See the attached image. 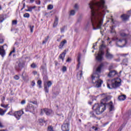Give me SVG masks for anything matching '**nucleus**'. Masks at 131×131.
<instances>
[{
	"mask_svg": "<svg viewBox=\"0 0 131 131\" xmlns=\"http://www.w3.org/2000/svg\"><path fill=\"white\" fill-rule=\"evenodd\" d=\"M17 20H12V25H17Z\"/></svg>",
	"mask_w": 131,
	"mask_h": 131,
	"instance_id": "obj_39",
	"label": "nucleus"
},
{
	"mask_svg": "<svg viewBox=\"0 0 131 131\" xmlns=\"http://www.w3.org/2000/svg\"><path fill=\"white\" fill-rule=\"evenodd\" d=\"M65 27H66L65 26H63L62 28L60 29V31L61 33H64V32L65 31Z\"/></svg>",
	"mask_w": 131,
	"mask_h": 131,
	"instance_id": "obj_35",
	"label": "nucleus"
},
{
	"mask_svg": "<svg viewBox=\"0 0 131 131\" xmlns=\"http://www.w3.org/2000/svg\"><path fill=\"white\" fill-rule=\"evenodd\" d=\"M77 77L78 80L81 79V77H82V71H80L77 73Z\"/></svg>",
	"mask_w": 131,
	"mask_h": 131,
	"instance_id": "obj_16",
	"label": "nucleus"
},
{
	"mask_svg": "<svg viewBox=\"0 0 131 131\" xmlns=\"http://www.w3.org/2000/svg\"><path fill=\"white\" fill-rule=\"evenodd\" d=\"M23 67H24V62L22 59H19L16 61L15 66L16 70H17V71H21Z\"/></svg>",
	"mask_w": 131,
	"mask_h": 131,
	"instance_id": "obj_6",
	"label": "nucleus"
},
{
	"mask_svg": "<svg viewBox=\"0 0 131 131\" xmlns=\"http://www.w3.org/2000/svg\"><path fill=\"white\" fill-rule=\"evenodd\" d=\"M89 7L91 10V24L93 30L101 29L103 25V18L109 11L107 10V6L105 5V1L100 0V2L91 1Z\"/></svg>",
	"mask_w": 131,
	"mask_h": 131,
	"instance_id": "obj_1",
	"label": "nucleus"
},
{
	"mask_svg": "<svg viewBox=\"0 0 131 131\" xmlns=\"http://www.w3.org/2000/svg\"><path fill=\"white\" fill-rule=\"evenodd\" d=\"M13 53H15V48H13V51H12L10 54H9V56H11L12 55V54H13Z\"/></svg>",
	"mask_w": 131,
	"mask_h": 131,
	"instance_id": "obj_48",
	"label": "nucleus"
},
{
	"mask_svg": "<svg viewBox=\"0 0 131 131\" xmlns=\"http://www.w3.org/2000/svg\"><path fill=\"white\" fill-rule=\"evenodd\" d=\"M24 8H25V3L23 4V7L22 8L21 10L22 11L23 9H24Z\"/></svg>",
	"mask_w": 131,
	"mask_h": 131,
	"instance_id": "obj_60",
	"label": "nucleus"
},
{
	"mask_svg": "<svg viewBox=\"0 0 131 131\" xmlns=\"http://www.w3.org/2000/svg\"><path fill=\"white\" fill-rule=\"evenodd\" d=\"M49 37H50L49 36H48L47 37L45 38V40H43L42 45H45V44L47 43V42L48 41V39H49Z\"/></svg>",
	"mask_w": 131,
	"mask_h": 131,
	"instance_id": "obj_26",
	"label": "nucleus"
},
{
	"mask_svg": "<svg viewBox=\"0 0 131 131\" xmlns=\"http://www.w3.org/2000/svg\"><path fill=\"white\" fill-rule=\"evenodd\" d=\"M28 8H29V12H32V10H33V9H35V8H36V6H34L32 7H28Z\"/></svg>",
	"mask_w": 131,
	"mask_h": 131,
	"instance_id": "obj_32",
	"label": "nucleus"
},
{
	"mask_svg": "<svg viewBox=\"0 0 131 131\" xmlns=\"http://www.w3.org/2000/svg\"><path fill=\"white\" fill-rule=\"evenodd\" d=\"M37 84L39 85V88H40V85L41 84V80H38Z\"/></svg>",
	"mask_w": 131,
	"mask_h": 131,
	"instance_id": "obj_45",
	"label": "nucleus"
},
{
	"mask_svg": "<svg viewBox=\"0 0 131 131\" xmlns=\"http://www.w3.org/2000/svg\"><path fill=\"white\" fill-rule=\"evenodd\" d=\"M20 78L19 77V76L18 75H15L14 76V79H16V80H18Z\"/></svg>",
	"mask_w": 131,
	"mask_h": 131,
	"instance_id": "obj_46",
	"label": "nucleus"
},
{
	"mask_svg": "<svg viewBox=\"0 0 131 131\" xmlns=\"http://www.w3.org/2000/svg\"><path fill=\"white\" fill-rule=\"evenodd\" d=\"M121 85V79L117 78L112 80H108L107 81V86L110 90L112 89H117Z\"/></svg>",
	"mask_w": 131,
	"mask_h": 131,
	"instance_id": "obj_4",
	"label": "nucleus"
},
{
	"mask_svg": "<svg viewBox=\"0 0 131 131\" xmlns=\"http://www.w3.org/2000/svg\"><path fill=\"white\" fill-rule=\"evenodd\" d=\"M66 43H67V41L66 40H64L60 42V43L58 47L59 49H62V48H63V47H64V45Z\"/></svg>",
	"mask_w": 131,
	"mask_h": 131,
	"instance_id": "obj_18",
	"label": "nucleus"
},
{
	"mask_svg": "<svg viewBox=\"0 0 131 131\" xmlns=\"http://www.w3.org/2000/svg\"><path fill=\"white\" fill-rule=\"evenodd\" d=\"M121 18L123 21H126V20L129 18V15L127 14H123L121 15Z\"/></svg>",
	"mask_w": 131,
	"mask_h": 131,
	"instance_id": "obj_17",
	"label": "nucleus"
},
{
	"mask_svg": "<svg viewBox=\"0 0 131 131\" xmlns=\"http://www.w3.org/2000/svg\"><path fill=\"white\" fill-rule=\"evenodd\" d=\"M104 64L103 63L100 64L96 69V71L92 75V79L93 83H95V88H101L103 81L101 79H99L100 77V74L102 73V69Z\"/></svg>",
	"mask_w": 131,
	"mask_h": 131,
	"instance_id": "obj_3",
	"label": "nucleus"
},
{
	"mask_svg": "<svg viewBox=\"0 0 131 131\" xmlns=\"http://www.w3.org/2000/svg\"><path fill=\"white\" fill-rule=\"evenodd\" d=\"M43 113H45V112H43V110H41V115H43Z\"/></svg>",
	"mask_w": 131,
	"mask_h": 131,
	"instance_id": "obj_59",
	"label": "nucleus"
},
{
	"mask_svg": "<svg viewBox=\"0 0 131 131\" xmlns=\"http://www.w3.org/2000/svg\"><path fill=\"white\" fill-rule=\"evenodd\" d=\"M0 131H7L6 129H2V130H0Z\"/></svg>",
	"mask_w": 131,
	"mask_h": 131,
	"instance_id": "obj_63",
	"label": "nucleus"
},
{
	"mask_svg": "<svg viewBox=\"0 0 131 131\" xmlns=\"http://www.w3.org/2000/svg\"><path fill=\"white\" fill-rule=\"evenodd\" d=\"M89 103L90 104V105H92V102H89Z\"/></svg>",
	"mask_w": 131,
	"mask_h": 131,
	"instance_id": "obj_64",
	"label": "nucleus"
},
{
	"mask_svg": "<svg viewBox=\"0 0 131 131\" xmlns=\"http://www.w3.org/2000/svg\"><path fill=\"white\" fill-rule=\"evenodd\" d=\"M43 112L46 114V115H50L51 113H52V110L48 109V108H45L43 110Z\"/></svg>",
	"mask_w": 131,
	"mask_h": 131,
	"instance_id": "obj_19",
	"label": "nucleus"
},
{
	"mask_svg": "<svg viewBox=\"0 0 131 131\" xmlns=\"http://www.w3.org/2000/svg\"><path fill=\"white\" fill-rule=\"evenodd\" d=\"M19 45H20V43H19V42H16L15 43L14 46H16L17 48H18V47H19Z\"/></svg>",
	"mask_w": 131,
	"mask_h": 131,
	"instance_id": "obj_49",
	"label": "nucleus"
},
{
	"mask_svg": "<svg viewBox=\"0 0 131 131\" xmlns=\"http://www.w3.org/2000/svg\"><path fill=\"white\" fill-rule=\"evenodd\" d=\"M48 131H54V129H53V127L52 126H49L48 127Z\"/></svg>",
	"mask_w": 131,
	"mask_h": 131,
	"instance_id": "obj_29",
	"label": "nucleus"
},
{
	"mask_svg": "<svg viewBox=\"0 0 131 131\" xmlns=\"http://www.w3.org/2000/svg\"><path fill=\"white\" fill-rule=\"evenodd\" d=\"M6 112H7V110L4 111L3 109L0 108V115H5V113H6Z\"/></svg>",
	"mask_w": 131,
	"mask_h": 131,
	"instance_id": "obj_23",
	"label": "nucleus"
},
{
	"mask_svg": "<svg viewBox=\"0 0 131 131\" xmlns=\"http://www.w3.org/2000/svg\"><path fill=\"white\" fill-rule=\"evenodd\" d=\"M5 20V18H4V17L3 16H0V23H2Z\"/></svg>",
	"mask_w": 131,
	"mask_h": 131,
	"instance_id": "obj_40",
	"label": "nucleus"
},
{
	"mask_svg": "<svg viewBox=\"0 0 131 131\" xmlns=\"http://www.w3.org/2000/svg\"><path fill=\"white\" fill-rule=\"evenodd\" d=\"M35 0H30V3H32L34 2Z\"/></svg>",
	"mask_w": 131,
	"mask_h": 131,
	"instance_id": "obj_62",
	"label": "nucleus"
},
{
	"mask_svg": "<svg viewBox=\"0 0 131 131\" xmlns=\"http://www.w3.org/2000/svg\"><path fill=\"white\" fill-rule=\"evenodd\" d=\"M4 42V39H0V43H3Z\"/></svg>",
	"mask_w": 131,
	"mask_h": 131,
	"instance_id": "obj_58",
	"label": "nucleus"
},
{
	"mask_svg": "<svg viewBox=\"0 0 131 131\" xmlns=\"http://www.w3.org/2000/svg\"><path fill=\"white\" fill-rule=\"evenodd\" d=\"M116 75V71H111L108 74V77H113Z\"/></svg>",
	"mask_w": 131,
	"mask_h": 131,
	"instance_id": "obj_14",
	"label": "nucleus"
},
{
	"mask_svg": "<svg viewBox=\"0 0 131 131\" xmlns=\"http://www.w3.org/2000/svg\"><path fill=\"white\" fill-rule=\"evenodd\" d=\"M70 15H72V16H74V15H75V11L71 10L70 12Z\"/></svg>",
	"mask_w": 131,
	"mask_h": 131,
	"instance_id": "obj_37",
	"label": "nucleus"
},
{
	"mask_svg": "<svg viewBox=\"0 0 131 131\" xmlns=\"http://www.w3.org/2000/svg\"><path fill=\"white\" fill-rule=\"evenodd\" d=\"M8 106H9V104L5 105V104H1V107H3V108H8Z\"/></svg>",
	"mask_w": 131,
	"mask_h": 131,
	"instance_id": "obj_38",
	"label": "nucleus"
},
{
	"mask_svg": "<svg viewBox=\"0 0 131 131\" xmlns=\"http://www.w3.org/2000/svg\"><path fill=\"white\" fill-rule=\"evenodd\" d=\"M74 8L76 10H78L79 8V6H78V4H75Z\"/></svg>",
	"mask_w": 131,
	"mask_h": 131,
	"instance_id": "obj_33",
	"label": "nucleus"
},
{
	"mask_svg": "<svg viewBox=\"0 0 131 131\" xmlns=\"http://www.w3.org/2000/svg\"><path fill=\"white\" fill-rule=\"evenodd\" d=\"M62 53H66V54H67V50H65L64 51V52H62Z\"/></svg>",
	"mask_w": 131,
	"mask_h": 131,
	"instance_id": "obj_61",
	"label": "nucleus"
},
{
	"mask_svg": "<svg viewBox=\"0 0 131 131\" xmlns=\"http://www.w3.org/2000/svg\"><path fill=\"white\" fill-rule=\"evenodd\" d=\"M32 86H34L35 85V82L34 81H32L31 83Z\"/></svg>",
	"mask_w": 131,
	"mask_h": 131,
	"instance_id": "obj_51",
	"label": "nucleus"
},
{
	"mask_svg": "<svg viewBox=\"0 0 131 131\" xmlns=\"http://www.w3.org/2000/svg\"><path fill=\"white\" fill-rule=\"evenodd\" d=\"M33 74H34V75H36V74H37V72L34 71L33 72Z\"/></svg>",
	"mask_w": 131,
	"mask_h": 131,
	"instance_id": "obj_57",
	"label": "nucleus"
},
{
	"mask_svg": "<svg viewBox=\"0 0 131 131\" xmlns=\"http://www.w3.org/2000/svg\"><path fill=\"white\" fill-rule=\"evenodd\" d=\"M41 70H42L43 74H47V64L46 63L41 67Z\"/></svg>",
	"mask_w": 131,
	"mask_h": 131,
	"instance_id": "obj_13",
	"label": "nucleus"
},
{
	"mask_svg": "<svg viewBox=\"0 0 131 131\" xmlns=\"http://www.w3.org/2000/svg\"><path fill=\"white\" fill-rule=\"evenodd\" d=\"M105 56H106V59H109L110 60H111V59H113V55L110 53L108 52V50L106 51V54Z\"/></svg>",
	"mask_w": 131,
	"mask_h": 131,
	"instance_id": "obj_15",
	"label": "nucleus"
},
{
	"mask_svg": "<svg viewBox=\"0 0 131 131\" xmlns=\"http://www.w3.org/2000/svg\"><path fill=\"white\" fill-rule=\"evenodd\" d=\"M82 20V16H81V15H80L77 19V23H80V22H81V20Z\"/></svg>",
	"mask_w": 131,
	"mask_h": 131,
	"instance_id": "obj_28",
	"label": "nucleus"
},
{
	"mask_svg": "<svg viewBox=\"0 0 131 131\" xmlns=\"http://www.w3.org/2000/svg\"><path fill=\"white\" fill-rule=\"evenodd\" d=\"M24 114V112L23 111H19L14 113V116L16 117L17 120H19V119H20V117H21V116H22L23 114Z\"/></svg>",
	"mask_w": 131,
	"mask_h": 131,
	"instance_id": "obj_9",
	"label": "nucleus"
},
{
	"mask_svg": "<svg viewBox=\"0 0 131 131\" xmlns=\"http://www.w3.org/2000/svg\"><path fill=\"white\" fill-rule=\"evenodd\" d=\"M114 40L116 41V46L119 48H123V47H125V45L127 43L126 39H119L118 38H115Z\"/></svg>",
	"mask_w": 131,
	"mask_h": 131,
	"instance_id": "obj_5",
	"label": "nucleus"
},
{
	"mask_svg": "<svg viewBox=\"0 0 131 131\" xmlns=\"http://www.w3.org/2000/svg\"><path fill=\"white\" fill-rule=\"evenodd\" d=\"M36 4L37 5H40V1L39 0L36 1Z\"/></svg>",
	"mask_w": 131,
	"mask_h": 131,
	"instance_id": "obj_52",
	"label": "nucleus"
},
{
	"mask_svg": "<svg viewBox=\"0 0 131 131\" xmlns=\"http://www.w3.org/2000/svg\"><path fill=\"white\" fill-rule=\"evenodd\" d=\"M3 127H5V126H4L2 122H0V128H3Z\"/></svg>",
	"mask_w": 131,
	"mask_h": 131,
	"instance_id": "obj_47",
	"label": "nucleus"
},
{
	"mask_svg": "<svg viewBox=\"0 0 131 131\" xmlns=\"http://www.w3.org/2000/svg\"><path fill=\"white\" fill-rule=\"evenodd\" d=\"M27 108L30 112H32V113L34 112L35 110L36 109V107H35L34 106L32 105V104H30L27 106Z\"/></svg>",
	"mask_w": 131,
	"mask_h": 131,
	"instance_id": "obj_11",
	"label": "nucleus"
},
{
	"mask_svg": "<svg viewBox=\"0 0 131 131\" xmlns=\"http://www.w3.org/2000/svg\"><path fill=\"white\" fill-rule=\"evenodd\" d=\"M31 67L32 68H34V69L36 68V64H35V63H33L31 64Z\"/></svg>",
	"mask_w": 131,
	"mask_h": 131,
	"instance_id": "obj_36",
	"label": "nucleus"
},
{
	"mask_svg": "<svg viewBox=\"0 0 131 131\" xmlns=\"http://www.w3.org/2000/svg\"><path fill=\"white\" fill-rule=\"evenodd\" d=\"M30 29V31L32 33L33 32V28H34V26H29Z\"/></svg>",
	"mask_w": 131,
	"mask_h": 131,
	"instance_id": "obj_30",
	"label": "nucleus"
},
{
	"mask_svg": "<svg viewBox=\"0 0 131 131\" xmlns=\"http://www.w3.org/2000/svg\"><path fill=\"white\" fill-rule=\"evenodd\" d=\"M66 55V53H62L59 55V59H61L62 61H64V58H65V56Z\"/></svg>",
	"mask_w": 131,
	"mask_h": 131,
	"instance_id": "obj_22",
	"label": "nucleus"
},
{
	"mask_svg": "<svg viewBox=\"0 0 131 131\" xmlns=\"http://www.w3.org/2000/svg\"><path fill=\"white\" fill-rule=\"evenodd\" d=\"M53 84L52 83V81H45L44 82V91H45V93H47L48 94L49 93V88H51V86Z\"/></svg>",
	"mask_w": 131,
	"mask_h": 131,
	"instance_id": "obj_7",
	"label": "nucleus"
},
{
	"mask_svg": "<svg viewBox=\"0 0 131 131\" xmlns=\"http://www.w3.org/2000/svg\"><path fill=\"white\" fill-rule=\"evenodd\" d=\"M110 99L108 97H106L104 99H102L100 104L95 103L92 108L95 110L96 114H102L103 112L106 110V107H108L110 112L114 111V106H113V103L111 101L109 103H106L108 102Z\"/></svg>",
	"mask_w": 131,
	"mask_h": 131,
	"instance_id": "obj_2",
	"label": "nucleus"
},
{
	"mask_svg": "<svg viewBox=\"0 0 131 131\" xmlns=\"http://www.w3.org/2000/svg\"><path fill=\"white\" fill-rule=\"evenodd\" d=\"M32 104H34V105H37V102L36 101H34V102H31Z\"/></svg>",
	"mask_w": 131,
	"mask_h": 131,
	"instance_id": "obj_56",
	"label": "nucleus"
},
{
	"mask_svg": "<svg viewBox=\"0 0 131 131\" xmlns=\"http://www.w3.org/2000/svg\"><path fill=\"white\" fill-rule=\"evenodd\" d=\"M111 33H115V30L114 29V27L112 26L111 28Z\"/></svg>",
	"mask_w": 131,
	"mask_h": 131,
	"instance_id": "obj_31",
	"label": "nucleus"
},
{
	"mask_svg": "<svg viewBox=\"0 0 131 131\" xmlns=\"http://www.w3.org/2000/svg\"><path fill=\"white\" fill-rule=\"evenodd\" d=\"M92 129H94V130L97 131L98 129H99V128L96 127V126H92Z\"/></svg>",
	"mask_w": 131,
	"mask_h": 131,
	"instance_id": "obj_42",
	"label": "nucleus"
},
{
	"mask_svg": "<svg viewBox=\"0 0 131 131\" xmlns=\"http://www.w3.org/2000/svg\"><path fill=\"white\" fill-rule=\"evenodd\" d=\"M67 70V68H66V67H63L62 68L63 72H66Z\"/></svg>",
	"mask_w": 131,
	"mask_h": 131,
	"instance_id": "obj_44",
	"label": "nucleus"
},
{
	"mask_svg": "<svg viewBox=\"0 0 131 131\" xmlns=\"http://www.w3.org/2000/svg\"><path fill=\"white\" fill-rule=\"evenodd\" d=\"M29 17H30V14H29L28 13H26L24 14V18H29Z\"/></svg>",
	"mask_w": 131,
	"mask_h": 131,
	"instance_id": "obj_27",
	"label": "nucleus"
},
{
	"mask_svg": "<svg viewBox=\"0 0 131 131\" xmlns=\"http://www.w3.org/2000/svg\"><path fill=\"white\" fill-rule=\"evenodd\" d=\"M103 55H104V52L102 50V48H100L97 56L96 57V60L99 62H101L103 60Z\"/></svg>",
	"mask_w": 131,
	"mask_h": 131,
	"instance_id": "obj_8",
	"label": "nucleus"
},
{
	"mask_svg": "<svg viewBox=\"0 0 131 131\" xmlns=\"http://www.w3.org/2000/svg\"><path fill=\"white\" fill-rule=\"evenodd\" d=\"M58 21H59V18H58V17H56L54 23L53 24V27H57V25H58Z\"/></svg>",
	"mask_w": 131,
	"mask_h": 131,
	"instance_id": "obj_20",
	"label": "nucleus"
},
{
	"mask_svg": "<svg viewBox=\"0 0 131 131\" xmlns=\"http://www.w3.org/2000/svg\"><path fill=\"white\" fill-rule=\"evenodd\" d=\"M0 55H2L3 58H4L5 55H6V52L5 51V49H4V46L0 47Z\"/></svg>",
	"mask_w": 131,
	"mask_h": 131,
	"instance_id": "obj_12",
	"label": "nucleus"
},
{
	"mask_svg": "<svg viewBox=\"0 0 131 131\" xmlns=\"http://www.w3.org/2000/svg\"><path fill=\"white\" fill-rule=\"evenodd\" d=\"M71 58H68L66 60V62H71Z\"/></svg>",
	"mask_w": 131,
	"mask_h": 131,
	"instance_id": "obj_55",
	"label": "nucleus"
},
{
	"mask_svg": "<svg viewBox=\"0 0 131 131\" xmlns=\"http://www.w3.org/2000/svg\"><path fill=\"white\" fill-rule=\"evenodd\" d=\"M53 5H49L48 6V10H52V9H53Z\"/></svg>",
	"mask_w": 131,
	"mask_h": 131,
	"instance_id": "obj_41",
	"label": "nucleus"
},
{
	"mask_svg": "<svg viewBox=\"0 0 131 131\" xmlns=\"http://www.w3.org/2000/svg\"><path fill=\"white\" fill-rule=\"evenodd\" d=\"M118 99L119 101H124L126 99V96L125 95H121L119 96Z\"/></svg>",
	"mask_w": 131,
	"mask_h": 131,
	"instance_id": "obj_21",
	"label": "nucleus"
},
{
	"mask_svg": "<svg viewBox=\"0 0 131 131\" xmlns=\"http://www.w3.org/2000/svg\"><path fill=\"white\" fill-rule=\"evenodd\" d=\"M18 30H19V29H12L11 30V31H14V33H17V32H18Z\"/></svg>",
	"mask_w": 131,
	"mask_h": 131,
	"instance_id": "obj_34",
	"label": "nucleus"
},
{
	"mask_svg": "<svg viewBox=\"0 0 131 131\" xmlns=\"http://www.w3.org/2000/svg\"><path fill=\"white\" fill-rule=\"evenodd\" d=\"M61 129L63 131H69V123H64L61 126Z\"/></svg>",
	"mask_w": 131,
	"mask_h": 131,
	"instance_id": "obj_10",
	"label": "nucleus"
},
{
	"mask_svg": "<svg viewBox=\"0 0 131 131\" xmlns=\"http://www.w3.org/2000/svg\"><path fill=\"white\" fill-rule=\"evenodd\" d=\"M21 76H22L23 79L24 80H25L26 77H25V76H24V72L22 74Z\"/></svg>",
	"mask_w": 131,
	"mask_h": 131,
	"instance_id": "obj_54",
	"label": "nucleus"
},
{
	"mask_svg": "<svg viewBox=\"0 0 131 131\" xmlns=\"http://www.w3.org/2000/svg\"><path fill=\"white\" fill-rule=\"evenodd\" d=\"M25 103H26V101H25V100H23L21 101V105H24V104H25Z\"/></svg>",
	"mask_w": 131,
	"mask_h": 131,
	"instance_id": "obj_53",
	"label": "nucleus"
},
{
	"mask_svg": "<svg viewBox=\"0 0 131 131\" xmlns=\"http://www.w3.org/2000/svg\"><path fill=\"white\" fill-rule=\"evenodd\" d=\"M90 27H91V24H90V23H88V24L85 26V30H89V29H90Z\"/></svg>",
	"mask_w": 131,
	"mask_h": 131,
	"instance_id": "obj_24",
	"label": "nucleus"
},
{
	"mask_svg": "<svg viewBox=\"0 0 131 131\" xmlns=\"http://www.w3.org/2000/svg\"><path fill=\"white\" fill-rule=\"evenodd\" d=\"M80 67V56H78V66H77V69L79 68Z\"/></svg>",
	"mask_w": 131,
	"mask_h": 131,
	"instance_id": "obj_25",
	"label": "nucleus"
},
{
	"mask_svg": "<svg viewBox=\"0 0 131 131\" xmlns=\"http://www.w3.org/2000/svg\"><path fill=\"white\" fill-rule=\"evenodd\" d=\"M56 115H57V116H59V117H62V118H64V116H63V114H57Z\"/></svg>",
	"mask_w": 131,
	"mask_h": 131,
	"instance_id": "obj_43",
	"label": "nucleus"
},
{
	"mask_svg": "<svg viewBox=\"0 0 131 131\" xmlns=\"http://www.w3.org/2000/svg\"><path fill=\"white\" fill-rule=\"evenodd\" d=\"M121 36H126V34L124 33H120Z\"/></svg>",
	"mask_w": 131,
	"mask_h": 131,
	"instance_id": "obj_50",
	"label": "nucleus"
}]
</instances>
